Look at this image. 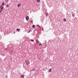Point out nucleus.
Wrapping results in <instances>:
<instances>
[{"label": "nucleus", "instance_id": "obj_18", "mask_svg": "<svg viewBox=\"0 0 78 78\" xmlns=\"http://www.w3.org/2000/svg\"><path fill=\"white\" fill-rule=\"evenodd\" d=\"M72 16L73 17V16H74V14H73L72 15Z\"/></svg>", "mask_w": 78, "mask_h": 78}, {"label": "nucleus", "instance_id": "obj_4", "mask_svg": "<svg viewBox=\"0 0 78 78\" xmlns=\"http://www.w3.org/2000/svg\"><path fill=\"white\" fill-rule=\"evenodd\" d=\"M3 9V7L2 6H0V10H2Z\"/></svg>", "mask_w": 78, "mask_h": 78}, {"label": "nucleus", "instance_id": "obj_24", "mask_svg": "<svg viewBox=\"0 0 78 78\" xmlns=\"http://www.w3.org/2000/svg\"><path fill=\"white\" fill-rule=\"evenodd\" d=\"M77 12H78V11ZM77 15H78V14H77Z\"/></svg>", "mask_w": 78, "mask_h": 78}, {"label": "nucleus", "instance_id": "obj_1", "mask_svg": "<svg viewBox=\"0 0 78 78\" xmlns=\"http://www.w3.org/2000/svg\"><path fill=\"white\" fill-rule=\"evenodd\" d=\"M26 62L27 64V65H28V64H30V62L29 60H27L26 61Z\"/></svg>", "mask_w": 78, "mask_h": 78}, {"label": "nucleus", "instance_id": "obj_19", "mask_svg": "<svg viewBox=\"0 0 78 78\" xmlns=\"http://www.w3.org/2000/svg\"><path fill=\"white\" fill-rule=\"evenodd\" d=\"M2 10H1L0 11V14L1 13V12H2Z\"/></svg>", "mask_w": 78, "mask_h": 78}, {"label": "nucleus", "instance_id": "obj_14", "mask_svg": "<svg viewBox=\"0 0 78 78\" xmlns=\"http://www.w3.org/2000/svg\"><path fill=\"white\" fill-rule=\"evenodd\" d=\"M37 2H41V0H37Z\"/></svg>", "mask_w": 78, "mask_h": 78}, {"label": "nucleus", "instance_id": "obj_21", "mask_svg": "<svg viewBox=\"0 0 78 78\" xmlns=\"http://www.w3.org/2000/svg\"><path fill=\"white\" fill-rule=\"evenodd\" d=\"M33 22V20H31L30 21V22Z\"/></svg>", "mask_w": 78, "mask_h": 78}, {"label": "nucleus", "instance_id": "obj_17", "mask_svg": "<svg viewBox=\"0 0 78 78\" xmlns=\"http://www.w3.org/2000/svg\"><path fill=\"white\" fill-rule=\"evenodd\" d=\"M30 32H31V30H29V31L28 32V33H30Z\"/></svg>", "mask_w": 78, "mask_h": 78}, {"label": "nucleus", "instance_id": "obj_10", "mask_svg": "<svg viewBox=\"0 0 78 78\" xmlns=\"http://www.w3.org/2000/svg\"><path fill=\"white\" fill-rule=\"evenodd\" d=\"M49 72H51V69L50 68L49 69Z\"/></svg>", "mask_w": 78, "mask_h": 78}, {"label": "nucleus", "instance_id": "obj_5", "mask_svg": "<svg viewBox=\"0 0 78 78\" xmlns=\"http://www.w3.org/2000/svg\"><path fill=\"white\" fill-rule=\"evenodd\" d=\"M36 42H37V44H39V41H38V40H37L36 41Z\"/></svg>", "mask_w": 78, "mask_h": 78}, {"label": "nucleus", "instance_id": "obj_12", "mask_svg": "<svg viewBox=\"0 0 78 78\" xmlns=\"http://www.w3.org/2000/svg\"><path fill=\"white\" fill-rule=\"evenodd\" d=\"M48 13H45L46 16H48Z\"/></svg>", "mask_w": 78, "mask_h": 78}, {"label": "nucleus", "instance_id": "obj_16", "mask_svg": "<svg viewBox=\"0 0 78 78\" xmlns=\"http://www.w3.org/2000/svg\"><path fill=\"white\" fill-rule=\"evenodd\" d=\"M31 41L32 42H34V40H31Z\"/></svg>", "mask_w": 78, "mask_h": 78}, {"label": "nucleus", "instance_id": "obj_23", "mask_svg": "<svg viewBox=\"0 0 78 78\" xmlns=\"http://www.w3.org/2000/svg\"><path fill=\"white\" fill-rule=\"evenodd\" d=\"M6 78H8L7 76H6Z\"/></svg>", "mask_w": 78, "mask_h": 78}, {"label": "nucleus", "instance_id": "obj_25", "mask_svg": "<svg viewBox=\"0 0 78 78\" xmlns=\"http://www.w3.org/2000/svg\"><path fill=\"white\" fill-rule=\"evenodd\" d=\"M14 34H15V32L14 33Z\"/></svg>", "mask_w": 78, "mask_h": 78}, {"label": "nucleus", "instance_id": "obj_22", "mask_svg": "<svg viewBox=\"0 0 78 78\" xmlns=\"http://www.w3.org/2000/svg\"><path fill=\"white\" fill-rule=\"evenodd\" d=\"M37 26H38L39 27H40V26L38 25Z\"/></svg>", "mask_w": 78, "mask_h": 78}, {"label": "nucleus", "instance_id": "obj_11", "mask_svg": "<svg viewBox=\"0 0 78 78\" xmlns=\"http://www.w3.org/2000/svg\"><path fill=\"white\" fill-rule=\"evenodd\" d=\"M16 30V31H19L20 30V29H17Z\"/></svg>", "mask_w": 78, "mask_h": 78}, {"label": "nucleus", "instance_id": "obj_15", "mask_svg": "<svg viewBox=\"0 0 78 78\" xmlns=\"http://www.w3.org/2000/svg\"><path fill=\"white\" fill-rule=\"evenodd\" d=\"M5 2H6L8 3L9 1H8V0H6Z\"/></svg>", "mask_w": 78, "mask_h": 78}, {"label": "nucleus", "instance_id": "obj_8", "mask_svg": "<svg viewBox=\"0 0 78 78\" xmlns=\"http://www.w3.org/2000/svg\"><path fill=\"white\" fill-rule=\"evenodd\" d=\"M2 6H4L5 5V3L4 2H3L2 3Z\"/></svg>", "mask_w": 78, "mask_h": 78}, {"label": "nucleus", "instance_id": "obj_7", "mask_svg": "<svg viewBox=\"0 0 78 78\" xmlns=\"http://www.w3.org/2000/svg\"><path fill=\"white\" fill-rule=\"evenodd\" d=\"M6 6V8H8L9 7V5H8V4H7Z\"/></svg>", "mask_w": 78, "mask_h": 78}, {"label": "nucleus", "instance_id": "obj_6", "mask_svg": "<svg viewBox=\"0 0 78 78\" xmlns=\"http://www.w3.org/2000/svg\"><path fill=\"white\" fill-rule=\"evenodd\" d=\"M25 76L24 75H22L21 76V78H24V77Z\"/></svg>", "mask_w": 78, "mask_h": 78}, {"label": "nucleus", "instance_id": "obj_13", "mask_svg": "<svg viewBox=\"0 0 78 78\" xmlns=\"http://www.w3.org/2000/svg\"><path fill=\"white\" fill-rule=\"evenodd\" d=\"M34 27H35V25H33L32 26V28H34Z\"/></svg>", "mask_w": 78, "mask_h": 78}, {"label": "nucleus", "instance_id": "obj_3", "mask_svg": "<svg viewBox=\"0 0 78 78\" xmlns=\"http://www.w3.org/2000/svg\"><path fill=\"white\" fill-rule=\"evenodd\" d=\"M26 20H29V16H27L26 17Z\"/></svg>", "mask_w": 78, "mask_h": 78}, {"label": "nucleus", "instance_id": "obj_2", "mask_svg": "<svg viewBox=\"0 0 78 78\" xmlns=\"http://www.w3.org/2000/svg\"><path fill=\"white\" fill-rule=\"evenodd\" d=\"M22 5V4H18L17 5V7L18 8H20V6H21V5Z\"/></svg>", "mask_w": 78, "mask_h": 78}, {"label": "nucleus", "instance_id": "obj_9", "mask_svg": "<svg viewBox=\"0 0 78 78\" xmlns=\"http://www.w3.org/2000/svg\"><path fill=\"white\" fill-rule=\"evenodd\" d=\"M63 21H64V22H66V21H67V20H66V19H63Z\"/></svg>", "mask_w": 78, "mask_h": 78}, {"label": "nucleus", "instance_id": "obj_20", "mask_svg": "<svg viewBox=\"0 0 78 78\" xmlns=\"http://www.w3.org/2000/svg\"><path fill=\"white\" fill-rule=\"evenodd\" d=\"M39 45L40 46H41V44H39Z\"/></svg>", "mask_w": 78, "mask_h": 78}]
</instances>
